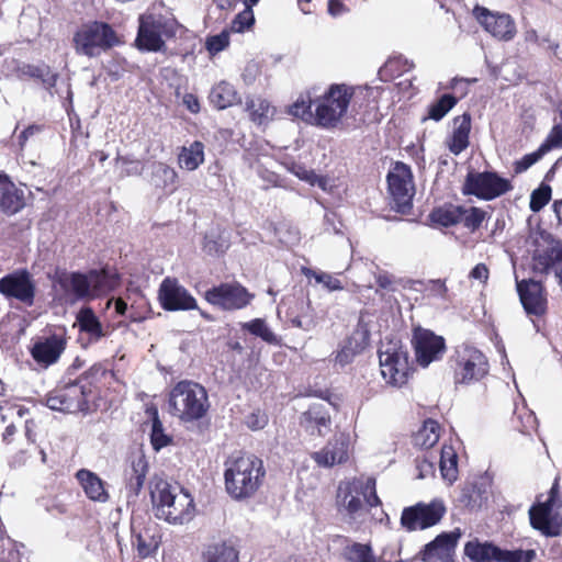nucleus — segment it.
<instances>
[{"label":"nucleus","mask_w":562,"mask_h":562,"mask_svg":"<svg viewBox=\"0 0 562 562\" xmlns=\"http://www.w3.org/2000/svg\"><path fill=\"white\" fill-rule=\"evenodd\" d=\"M345 554L349 562H376L369 544L353 543L346 548Z\"/></svg>","instance_id":"nucleus-49"},{"label":"nucleus","mask_w":562,"mask_h":562,"mask_svg":"<svg viewBox=\"0 0 562 562\" xmlns=\"http://www.w3.org/2000/svg\"><path fill=\"white\" fill-rule=\"evenodd\" d=\"M413 345L416 361L424 368L428 367L432 361L439 360L446 350L445 339L441 336H437L432 331L423 328L415 329Z\"/></svg>","instance_id":"nucleus-19"},{"label":"nucleus","mask_w":562,"mask_h":562,"mask_svg":"<svg viewBox=\"0 0 562 562\" xmlns=\"http://www.w3.org/2000/svg\"><path fill=\"white\" fill-rule=\"evenodd\" d=\"M374 278L378 284L376 293L380 290L387 292H393L396 290V280L394 276L390 274L389 272L379 269L376 272H374Z\"/></svg>","instance_id":"nucleus-57"},{"label":"nucleus","mask_w":562,"mask_h":562,"mask_svg":"<svg viewBox=\"0 0 562 562\" xmlns=\"http://www.w3.org/2000/svg\"><path fill=\"white\" fill-rule=\"evenodd\" d=\"M456 355V381L458 383L469 384L487 374V359L479 349L462 345L458 347Z\"/></svg>","instance_id":"nucleus-14"},{"label":"nucleus","mask_w":562,"mask_h":562,"mask_svg":"<svg viewBox=\"0 0 562 562\" xmlns=\"http://www.w3.org/2000/svg\"><path fill=\"white\" fill-rule=\"evenodd\" d=\"M446 510L440 499H434L430 503L419 502L403 509L401 525L408 531L425 530L437 525Z\"/></svg>","instance_id":"nucleus-12"},{"label":"nucleus","mask_w":562,"mask_h":562,"mask_svg":"<svg viewBox=\"0 0 562 562\" xmlns=\"http://www.w3.org/2000/svg\"><path fill=\"white\" fill-rule=\"evenodd\" d=\"M53 288L61 299L67 302L90 300L111 290L115 283V276L109 271L90 270L87 273L56 270L53 278Z\"/></svg>","instance_id":"nucleus-1"},{"label":"nucleus","mask_w":562,"mask_h":562,"mask_svg":"<svg viewBox=\"0 0 562 562\" xmlns=\"http://www.w3.org/2000/svg\"><path fill=\"white\" fill-rule=\"evenodd\" d=\"M204 162V145L195 140L189 146H183L178 156V164L181 169L193 171Z\"/></svg>","instance_id":"nucleus-37"},{"label":"nucleus","mask_w":562,"mask_h":562,"mask_svg":"<svg viewBox=\"0 0 562 562\" xmlns=\"http://www.w3.org/2000/svg\"><path fill=\"white\" fill-rule=\"evenodd\" d=\"M396 88L398 93L402 95L397 102L402 100H409L414 94L415 88L413 86L412 79L405 78L396 83Z\"/></svg>","instance_id":"nucleus-63"},{"label":"nucleus","mask_w":562,"mask_h":562,"mask_svg":"<svg viewBox=\"0 0 562 562\" xmlns=\"http://www.w3.org/2000/svg\"><path fill=\"white\" fill-rule=\"evenodd\" d=\"M350 447V436L341 432L328 441L323 449L313 452L311 457L318 467L330 468L348 460Z\"/></svg>","instance_id":"nucleus-25"},{"label":"nucleus","mask_w":562,"mask_h":562,"mask_svg":"<svg viewBox=\"0 0 562 562\" xmlns=\"http://www.w3.org/2000/svg\"><path fill=\"white\" fill-rule=\"evenodd\" d=\"M177 29V21L172 18L154 14L140 15L136 45L142 50H161L165 46V38L175 36Z\"/></svg>","instance_id":"nucleus-8"},{"label":"nucleus","mask_w":562,"mask_h":562,"mask_svg":"<svg viewBox=\"0 0 562 562\" xmlns=\"http://www.w3.org/2000/svg\"><path fill=\"white\" fill-rule=\"evenodd\" d=\"M430 217L432 222L445 227L456 225L460 222V206L449 205L436 209L432 211Z\"/></svg>","instance_id":"nucleus-45"},{"label":"nucleus","mask_w":562,"mask_h":562,"mask_svg":"<svg viewBox=\"0 0 562 562\" xmlns=\"http://www.w3.org/2000/svg\"><path fill=\"white\" fill-rule=\"evenodd\" d=\"M379 88L350 87L346 83H334L324 92L321 87L314 86L305 93H302L292 105H349L351 101L379 102L376 94Z\"/></svg>","instance_id":"nucleus-5"},{"label":"nucleus","mask_w":562,"mask_h":562,"mask_svg":"<svg viewBox=\"0 0 562 562\" xmlns=\"http://www.w3.org/2000/svg\"><path fill=\"white\" fill-rule=\"evenodd\" d=\"M68 345L65 328L38 336L34 339L30 353L33 360L43 369L57 363Z\"/></svg>","instance_id":"nucleus-13"},{"label":"nucleus","mask_w":562,"mask_h":562,"mask_svg":"<svg viewBox=\"0 0 562 562\" xmlns=\"http://www.w3.org/2000/svg\"><path fill=\"white\" fill-rule=\"evenodd\" d=\"M131 472L128 473V488L138 494L148 473V461L142 447L135 448L130 456Z\"/></svg>","instance_id":"nucleus-31"},{"label":"nucleus","mask_w":562,"mask_h":562,"mask_svg":"<svg viewBox=\"0 0 562 562\" xmlns=\"http://www.w3.org/2000/svg\"><path fill=\"white\" fill-rule=\"evenodd\" d=\"M336 502L340 512H346L355 517L362 508L363 504L370 507L380 505V498L375 492V480L372 477H353L341 481L337 488Z\"/></svg>","instance_id":"nucleus-6"},{"label":"nucleus","mask_w":562,"mask_h":562,"mask_svg":"<svg viewBox=\"0 0 562 562\" xmlns=\"http://www.w3.org/2000/svg\"><path fill=\"white\" fill-rule=\"evenodd\" d=\"M158 548V542L149 536L138 535L136 537V550L139 557L147 558Z\"/></svg>","instance_id":"nucleus-55"},{"label":"nucleus","mask_w":562,"mask_h":562,"mask_svg":"<svg viewBox=\"0 0 562 562\" xmlns=\"http://www.w3.org/2000/svg\"><path fill=\"white\" fill-rule=\"evenodd\" d=\"M21 72L24 76L40 80L52 95L57 93L59 95V100L56 102H64L67 100L71 102L69 85L64 81L58 83V74L53 71L49 66L45 64L24 65L21 68Z\"/></svg>","instance_id":"nucleus-24"},{"label":"nucleus","mask_w":562,"mask_h":562,"mask_svg":"<svg viewBox=\"0 0 562 562\" xmlns=\"http://www.w3.org/2000/svg\"><path fill=\"white\" fill-rule=\"evenodd\" d=\"M289 114L322 128L349 127L357 124L356 108H288Z\"/></svg>","instance_id":"nucleus-10"},{"label":"nucleus","mask_w":562,"mask_h":562,"mask_svg":"<svg viewBox=\"0 0 562 562\" xmlns=\"http://www.w3.org/2000/svg\"><path fill=\"white\" fill-rule=\"evenodd\" d=\"M490 276L488 268L484 263H477L471 271H470V279L477 280L481 283H486Z\"/></svg>","instance_id":"nucleus-64"},{"label":"nucleus","mask_w":562,"mask_h":562,"mask_svg":"<svg viewBox=\"0 0 562 562\" xmlns=\"http://www.w3.org/2000/svg\"><path fill=\"white\" fill-rule=\"evenodd\" d=\"M369 326L362 318H360L355 330L342 341L337 350L335 362L340 367L351 363L355 357L360 355L369 346Z\"/></svg>","instance_id":"nucleus-21"},{"label":"nucleus","mask_w":562,"mask_h":562,"mask_svg":"<svg viewBox=\"0 0 562 562\" xmlns=\"http://www.w3.org/2000/svg\"><path fill=\"white\" fill-rule=\"evenodd\" d=\"M297 312L291 310L289 313V322L292 326L310 331L317 325L315 312L310 301H301L297 303Z\"/></svg>","instance_id":"nucleus-38"},{"label":"nucleus","mask_w":562,"mask_h":562,"mask_svg":"<svg viewBox=\"0 0 562 562\" xmlns=\"http://www.w3.org/2000/svg\"><path fill=\"white\" fill-rule=\"evenodd\" d=\"M78 54L95 57L101 52L112 48L121 43L115 31L106 23L92 22L82 25L74 37Z\"/></svg>","instance_id":"nucleus-7"},{"label":"nucleus","mask_w":562,"mask_h":562,"mask_svg":"<svg viewBox=\"0 0 562 562\" xmlns=\"http://www.w3.org/2000/svg\"><path fill=\"white\" fill-rule=\"evenodd\" d=\"M156 516L169 524L183 525L191 521L195 514L192 496L162 479L155 477L150 490Z\"/></svg>","instance_id":"nucleus-2"},{"label":"nucleus","mask_w":562,"mask_h":562,"mask_svg":"<svg viewBox=\"0 0 562 562\" xmlns=\"http://www.w3.org/2000/svg\"><path fill=\"white\" fill-rule=\"evenodd\" d=\"M460 537L459 529L438 535L422 551L423 562H453L454 549Z\"/></svg>","instance_id":"nucleus-23"},{"label":"nucleus","mask_w":562,"mask_h":562,"mask_svg":"<svg viewBox=\"0 0 562 562\" xmlns=\"http://www.w3.org/2000/svg\"><path fill=\"white\" fill-rule=\"evenodd\" d=\"M379 362L382 378L387 384L401 387L407 382L411 372L408 353L398 340L381 344Z\"/></svg>","instance_id":"nucleus-9"},{"label":"nucleus","mask_w":562,"mask_h":562,"mask_svg":"<svg viewBox=\"0 0 562 562\" xmlns=\"http://www.w3.org/2000/svg\"><path fill=\"white\" fill-rule=\"evenodd\" d=\"M520 302L528 314L542 315L547 308V299L541 282L522 280L517 282Z\"/></svg>","instance_id":"nucleus-27"},{"label":"nucleus","mask_w":562,"mask_h":562,"mask_svg":"<svg viewBox=\"0 0 562 562\" xmlns=\"http://www.w3.org/2000/svg\"><path fill=\"white\" fill-rule=\"evenodd\" d=\"M473 13L484 30L496 40L509 42L516 36V23L509 14L493 12L482 7H475Z\"/></svg>","instance_id":"nucleus-18"},{"label":"nucleus","mask_w":562,"mask_h":562,"mask_svg":"<svg viewBox=\"0 0 562 562\" xmlns=\"http://www.w3.org/2000/svg\"><path fill=\"white\" fill-rule=\"evenodd\" d=\"M76 323L79 330L89 336L88 344H95L105 336L101 322L90 307H83L78 312Z\"/></svg>","instance_id":"nucleus-34"},{"label":"nucleus","mask_w":562,"mask_h":562,"mask_svg":"<svg viewBox=\"0 0 562 562\" xmlns=\"http://www.w3.org/2000/svg\"><path fill=\"white\" fill-rule=\"evenodd\" d=\"M158 297L166 311H190L198 308L195 299L176 279H165L159 288Z\"/></svg>","instance_id":"nucleus-20"},{"label":"nucleus","mask_w":562,"mask_h":562,"mask_svg":"<svg viewBox=\"0 0 562 562\" xmlns=\"http://www.w3.org/2000/svg\"><path fill=\"white\" fill-rule=\"evenodd\" d=\"M0 293L32 306L36 295V282L26 269H18L0 279Z\"/></svg>","instance_id":"nucleus-17"},{"label":"nucleus","mask_w":562,"mask_h":562,"mask_svg":"<svg viewBox=\"0 0 562 562\" xmlns=\"http://www.w3.org/2000/svg\"><path fill=\"white\" fill-rule=\"evenodd\" d=\"M243 329H247L250 334L260 337L268 344H278V338L274 333L268 327L266 322L261 318L252 319L251 322L244 323Z\"/></svg>","instance_id":"nucleus-46"},{"label":"nucleus","mask_w":562,"mask_h":562,"mask_svg":"<svg viewBox=\"0 0 562 562\" xmlns=\"http://www.w3.org/2000/svg\"><path fill=\"white\" fill-rule=\"evenodd\" d=\"M229 43V33L223 31L217 35L211 36L206 41V48L211 54H217L223 50Z\"/></svg>","instance_id":"nucleus-56"},{"label":"nucleus","mask_w":562,"mask_h":562,"mask_svg":"<svg viewBox=\"0 0 562 562\" xmlns=\"http://www.w3.org/2000/svg\"><path fill=\"white\" fill-rule=\"evenodd\" d=\"M525 41L528 42V43H536V44H539V45H541L543 43H548V49H551L554 53L559 48V45L557 43L551 42L549 38H542L540 41L537 31L533 30V29L527 30L525 32Z\"/></svg>","instance_id":"nucleus-62"},{"label":"nucleus","mask_w":562,"mask_h":562,"mask_svg":"<svg viewBox=\"0 0 562 562\" xmlns=\"http://www.w3.org/2000/svg\"><path fill=\"white\" fill-rule=\"evenodd\" d=\"M268 424V416L257 409L246 417V425L251 430H260Z\"/></svg>","instance_id":"nucleus-59"},{"label":"nucleus","mask_w":562,"mask_h":562,"mask_svg":"<svg viewBox=\"0 0 562 562\" xmlns=\"http://www.w3.org/2000/svg\"><path fill=\"white\" fill-rule=\"evenodd\" d=\"M204 299L212 305L225 311L241 310L246 307L254 294L237 282L222 283L205 291Z\"/></svg>","instance_id":"nucleus-16"},{"label":"nucleus","mask_w":562,"mask_h":562,"mask_svg":"<svg viewBox=\"0 0 562 562\" xmlns=\"http://www.w3.org/2000/svg\"><path fill=\"white\" fill-rule=\"evenodd\" d=\"M512 190L509 180L495 172H469L463 186V193L490 201Z\"/></svg>","instance_id":"nucleus-15"},{"label":"nucleus","mask_w":562,"mask_h":562,"mask_svg":"<svg viewBox=\"0 0 562 562\" xmlns=\"http://www.w3.org/2000/svg\"><path fill=\"white\" fill-rule=\"evenodd\" d=\"M168 408L172 416L183 423L200 420L210 408L207 392L196 382L180 381L169 392Z\"/></svg>","instance_id":"nucleus-4"},{"label":"nucleus","mask_w":562,"mask_h":562,"mask_svg":"<svg viewBox=\"0 0 562 562\" xmlns=\"http://www.w3.org/2000/svg\"><path fill=\"white\" fill-rule=\"evenodd\" d=\"M25 205L24 191L5 175H0V210L7 214H15Z\"/></svg>","instance_id":"nucleus-29"},{"label":"nucleus","mask_w":562,"mask_h":562,"mask_svg":"<svg viewBox=\"0 0 562 562\" xmlns=\"http://www.w3.org/2000/svg\"><path fill=\"white\" fill-rule=\"evenodd\" d=\"M536 557L533 550H516V551H503L499 557V562H531Z\"/></svg>","instance_id":"nucleus-54"},{"label":"nucleus","mask_w":562,"mask_h":562,"mask_svg":"<svg viewBox=\"0 0 562 562\" xmlns=\"http://www.w3.org/2000/svg\"><path fill=\"white\" fill-rule=\"evenodd\" d=\"M559 480L555 479L550 490L549 497L543 503H538L529 509L531 526L544 536H557L558 532L551 524L553 508L558 502Z\"/></svg>","instance_id":"nucleus-26"},{"label":"nucleus","mask_w":562,"mask_h":562,"mask_svg":"<svg viewBox=\"0 0 562 562\" xmlns=\"http://www.w3.org/2000/svg\"><path fill=\"white\" fill-rule=\"evenodd\" d=\"M540 147L546 154L562 147V126L560 124H555L552 127L546 140L540 145Z\"/></svg>","instance_id":"nucleus-53"},{"label":"nucleus","mask_w":562,"mask_h":562,"mask_svg":"<svg viewBox=\"0 0 562 562\" xmlns=\"http://www.w3.org/2000/svg\"><path fill=\"white\" fill-rule=\"evenodd\" d=\"M288 170L307 183H311V181L315 180V172L300 164L291 162L288 166Z\"/></svg>","instance_id":"nucleus-61"},{"label":"nucleus","mask_w":562,"mask_h":562,"mask_svg":"<svg viewBox=\"0 0 562 562\" xmlns=\"http://www.w3.org/2000/svg\"><path fill=\"white\" fill-rule=\"evenodd\" d=\"M301 426L312 436H324L330 428V416L323 404H314L300 418Z\"/></svg>","instance_id":"nucleus-28"},{"label":"nucleus","mask_w":562,"mask_h":562,"mask_svg":"<svg viewBox=\"0 0 562 562\" xmlns=\"http://www.w3.org/2000/svg\"><path fill=\"white\" fill-rule=\"evenodd\" d=\"M251 121L258 125H266L272 116L270 108H246Z\"/></svg>","instance_id":"nucleus-60"},{"label":"nucleus","mask_w":562,"mask_h":562,"mask_svg":"<svg viewBox=\"0 0 562 562\" xmlns=\"http://www.w3.org/2000/svg\"><path fill=\"white\" fill-rule=\"evenodd\" d=\"M558 261H562V245L554 243L544 249H537L532 257V269L536 273H547Z\"/></svg>","instance_id":"nucleus-36"},{"label":"nucleus","mask_w":562,"mask_h":562,"mask_svg":"<svg viewBox=\"0 0 562 562\" xmlns=\"http://www.w3.org/2000/svg\"><path fill=\"white\" fill-rule=\"evenodd\" d=\"M464 554L473 562H499L502 550L490 542L474 539L467 542Z\"/></svg>","instance_id":"nucleus-35"},{"label":"nucleus","mask_w":562,"mask_h":562,"mask_svg":"<svg viewBox=\"0 0 562 562\" xmlns=\"http://www.w3.org/2000/svg\"><path fill=\"white\" fill-rule=\"evenodd\" d=\"M468 79H453L451 82V92L443 93L436 103L431 105H456L468 93L470 85Z\"/></svg>","instance_id":"nucleus-44"},{"label":"nucleus","mask_w":562,"mask_h":562,"mask_svg":"<svg viewBox=\"0 0 562 562\" xmlns=\"http://www.w3.org/2000/svg\"><path fill=\"white\" fill-rule=\"evenodd\" d=\"M440 438V426L434 419H427L414 435V445L424 449L434 447Z\"/></svg>","instance_id":"nucleus-39"},{"label":"nucleus","mask_w":562,"mask_h":562,"mask_svg":"<svg viewBox=\"0 0 562 562\" xmlns=\"http://www.w3.org/2000/svg\"><path fill=\"white\" fill-rule=\"evenodd\" d=\"M486 213L479 207L460 206V222L471 231L477 229L485 220Z\"/></svg>","instance_id":"nucleus-47"},{"label":"nucleus","mask_w":562,"mask_h":562,"mask_svg":"<svg viewBox=\"0 0 562 562\" xmlns=\"http://www.w3.org/2000/svg\"><path fill=\"white\" fill-rule=\"evenodd\" d=\"M458 456L453 447L443 445L440 452L439 468L441 475L450 483L457 479Z\"/></svg>","instance_id":"nucleus-43"},{"label":"nucleus","mask_w":562,"mask_h":562,"mask_svg":"<svg viewBox=\"0 0 562 562\" xmlns=\"http://www.w3.org/2000/svg\"><path fill=\"white\" fill-rule=\"evenodd\" d=\"M387 189L392 207L400 213H407L412 209L415 186L411 168L397 161L387 175Z\"/></svg>","instance_id":"nucleus-11"},{"label":"nucleus","mask_w":562,"mask_h":562,"mask_svg":"<svg viewBox=\"0 0 562 562\" xmlns=\"http://www.w3.org/2000/svg\"><path fill=\"white\" fill-rule=\"evenodd\" d=\"M544 155H546V153L542 151L541 147H539L533 153L525 155L521 160L517 161L516 171L517 172L526 171L529 167H531L533 164L539 161Z\"/></svg>","instance_id":"nucleus-58"},{"label":"nucleus","mask_w":562,"mask_h":562,"mask_svg":"<svg viewBox=\"0 0 562 562\" xmlns=\"http://www.w3.org/2000/svg\"><path fill=\"white\" fill-rule=\"evenodd\" d=\"M471 131V116L463 113L453 120L452 134L447 139V146L453 155H459L469 146Z\"/></svg>","instance_id":"nucleus-30"},{"label":"nucleus","mask_w":562,"mask_h":562,"mask_svg":"<svg viewBox=\"0 0 562 562\" xmlns=\"http://www.w3.org/2000/svg\"><path fill=\"white\" fill-rule=\"evenodd\" d=\"M413 67L414 64L402 56L392 57L380 68L379 76L383 81L392 80L409 71Z\"/></svg>","instance_id":"nucleus-41"},{"label":"nucleus","mask_w":562,"mask_h":562,"mask_svg":"<svg viewBox=\"0 0 562 562\" xmlns=\"http://www.w3.org/2000/svg\"><path fill=\"white\" fill-rule=\"evenodd\" d=\"M255 22L254 12L250 7L238 13L231 23V31L234 33H241L249 29Z\"/></svg>","instance_id":"nucleus-52"},{"label":"nucleus","mask_w":562,"mask_h":562,"mask_svg":"<svg viewBox=\"0 0 562 562\" xmlns=\"http://www.w3.org/2000/svg\"><path fill=\"white\" fill-rule=\"evenodd\" d=\"M149 168V181L154 187L161 189L167 193L176 191L178 175L173 168L164 162H153Z\"/></svg>","instance_id":"nucleus-33"},{"label":"nucleus","mask_w":562,"mask_h":562,"mask_svg":"<svg viewBox=\"0 0 562 562\" xmlns=\"http://www.w3.org/2000/svg\"><path fill=\"white\" fill-rule=\"evenodd\" d=\"M210 101L213 105H238L241 103L234 87L227 82H221L211 90Z\"/></svg>","instance_id":"nucleus-42"},{"label":"nucleus","mask_w":562,"mask_h":562,"mask_svg":"<svg viewBox=\"0 0 562 562\" xmlns=\"http://www.w3.org/2000/svg\"><path fill=\"white\" fill-rule=\"evenodd\" d=\"M301 271L306 278H314L317 283H322L328 291H339L344 289L341 282L329 273L315 271L307 267H302Z\"/></svg>","instance_id":"nucleus-48"},{"label":"nucleus","mask_w":562,"mask_h":562,"mask_svg":"<svg viewBox=\"0 0 562 562\" xmlns=\"http://www.w3.org/2000/svg\"><path fill=\"white\" fill-rule=\"evenodd\" d=\"M204 562H237L238 553L225 542L210 544L203 552Z\"/></svg>","instance_id":"nucleus-40"},{"label":"nucleus","mask_w":562,"mask_h":562,"mask_svg":"<svg viewBox=\"0 0 562 562\" xmlns=\"http://www.w3.org/2000/svg\"><path fill=\"white\" fill-rule=\"evenodd\" d=\"M551 199V188L548 184H541L538 189H536L530 196V210L533 212H539L542 210Z\"/></svg>","instance_id":"nucleus-51"},{"label":"nucleus","mask_w":562,"mask_h":562,"mask_svg":"<svg viewBox=\"0 0 562 562\" xmlns=\"http://www.w3.org/2000/svg\"><path fill=\"white\" fill-rule=\"evenodd\" d=\"M225 465V488L238 501L251 497L260 487L266 474L262 460L252 454L232 457Z\"/></svg>","instance_id":"nucleus-3"},{"label":"nucleus","mask_w":562,"mask_h":562,"mask_svg":"<svg viewBox=\"0 0 562 562\" xmlns=\"http://www.w3.org/2000/svg\"><path fill=\"white\" fill-rule=\"evenodd\" d=\"M46 405L53 411L74 413L86 405L83 386L71 383L46 396Z\"/></svg>","instance_id":"nucleus-22"},{"label":"nucleus","mask_w":562,"mask_h":562,"mask_svg":"<svg viewBox=\"0 0 562 562\" xmlns=\"http://www.w3.org/2000/svg\"><path fill=\"white\" fill-rule=\"evenodd\" d=\"M170 437L164 432L162 424L158 418L157 412L151 424L150 442L153 448L158 451L170 442Z\"/></svg>","instance_id":"nucleus-50"},{"label":"nucleus","mask_w":562,"mask_h":562,"mask_svg":"<svg viewBox=\"0 0 562 562\" xmlns=\"http://www.w3.org/2000/svg\"><path fill=\"white\" fill-rule=\"evenodd\" d=\"M76 477L89 499L100 503H105L109 499L104 482L95 473L81 469L76 473Z\"/></svg>","instance_id":"nucleus-32"}]
</instances>
